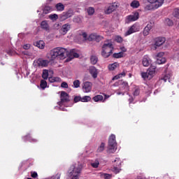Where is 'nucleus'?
<instances>
[{"label": "nucleus", "instance_id": "7c9ffc66", "mask_svg": "<svg viewBox=\"0 0 179 179\" xmlns=\"http://www.w3.org/2000/svg\"><path fill=\"white\" fill-rule=\"evenodd\" d=\"M123 56H124L123 52H115L113 55V57L116 59L122 58V57H123Z\"/></svg>", "mask_w": 179, "mask_h": 179}, {"label": "nucleus", "instance_id": "a19ab883", "mask_svg": "<svg viewBox=\"0 0 179 179\" xmlns=\"http://www.w3.org/2000/svg\"><path fill=\"white\" fill-rule=\"evenodd\" d=\"M99 164L100 163L99 160H95V162L91 163V166L94 169H97Z\"/></svg>", "mask_w": 179, "mask_h": 179}, {"label": "nucleus", "instance_id": "de8ad7c7", "mask_svg": "<svg viewBox=\"0 0 179 179\" xmlns=\"http://www.w3.org/2000/svg\"><path fill=\"white\" fill-rule=\"evenodd\" d=\"M122 88H124V90H125L126 91L129 90V85L127 82H123L122 84Z\"/></svg>", "mask_w": 179, "mask_h": 179}, {"label": "nucleus", "instance_id": "20e7f679", "mask_svg": "<svg viewBox=\"0 0 179 179\" xmlns=\"http://www.w3.org/2000/svg\"><path fill=\"white\" fill-rule=\"evenodd\" d=\"M69 101V94L65 92H62V94H60V101L57 102V104H59V106L60 107H56V109L59 108L63 111H66V109L65 108H63L62 106H64L67 107L66 103Z\"/></svg>", "mask_w": 179, "mask_h": 179}, {"label": "nucleus", "instance_id": "e433bc0d", "mask_svg": "<svg viewBox=\"0 0 179 179\" xmlns=\"http://www.w3.org/2000/svg\"><path fill=\"white\" fill-rule=\"evenodd\" d=\"M99 176L104 179H110L111 175L110 173H99Z\"/></svg>", "mask_w": 179, "mask_h": 179}, {"label": "nucleus", "instance_id": "72a5a7b5", "mask_svg": "<svg viewBox=\"0 0 179 179\" xmlns=\"http://www.w3.org/2000/svg\"><path fill=\"white\" fill-rule=\"evenodd\" d=\"M166 60L164 57H157V63L158 64H159V65L164 64L166 62Z\"/></svg>", "mask_w": 179, "mask_h": 179}, {"label": "nucleus", "instance_id": "680f3d73", "mask_svg": "<svg viewBox=\"0 0 179 179\" xmlns=\"http://www.w3.org/2000/svg\"><path fill=\"white\" fill-rule=\"evenodd\" d=\"M120 50H121V51H122V52H127V49H126V48H124V47L120 48Z\"/></svg>", "mask_w": 179, "mask_h": 179}, {"label": "nucleus", "instance_id": "0e129e2a", "mask_svg": "<svg viewBox=\"0 0 179 179\" xmlns=\"http://www.w3.org/2000/svg\"><path fill=\"white\" fill-rule=\"evenodd\" d=\"M108 98H110V96H108V95H105V99H108Z\"/></svg>", "mask_w": 179, "mask_h": 179}, {"label": "nucleus", "instance_id": "2f4dec72", "mask_svg": "<svg viewBox=\"0 0 179 179\" xmlns=\"http://www.w3.org/2000/svg\"><path fill=\"white\" fill-rule=\"evenodd\" d=\"M23 140L24 142H26L27 140L30 142V143H36L37 140L35 138H31V137H28V136H26L24 137H23Z\"/></svg>", "mask_w": 179, "mask_h": 179}, {"label": "nucleus", "instance_id": "1a4fd4ad", "mask_svg": "<svg viewBox=\"0 0 179 179\" xmlns=\"http://www.w3.org/2000/svg\"><path fill=\"white\" fill-rule=\"evenodd\" d=\"M140 31V27L137 24H134L130 27L129 30L124 34L125 36H128L134 34L136 32H138Z\"/></svg>", "mask_w": 179, "mask_h": 179}, {"label": "nucleus", "instance_id": "f03ea898", "mask_svg": "<svg viewBox=\"0 0 179 179\" xmlns=\"http://www.w3.org/2000/svg\"><path fill=\"white\" fill-rule=\"evenodd\" d=\"M82 169L83 165L80 162L72 164L68 169V179H79Z\"/></svg>", "mask_w": 179, "mask_h": 179}, {"label": "nucleus", "instance_id": "c03bdc74", "mask_svg": "<svg viewBox=\"0 0 179 179\" xmlns=\"http://www.w3.org/2000/svg\"><path fill=\"white\" fill-rule=\"evenodd\" d=\"M92 98L89 96H85L83 98H81V101L82 102H88L91 101Z\"/></svg>", "mask_w": 179, "mask_h": 179}, {"label": "nucleus", "instance_id": "473e14b6", "mask_svg": "<svg viewBox=\"0 0 179 179\" xmlns=\"http://www.w3.org/2000/svg\"><path fill=\"white\" fill-rule=\"evenodd\" d=\"M141 76L142 78L144 79V80H150L152 79L150 78V76L149 74V73H147V72H143L141 73Z\"/></svg>", "mask_w": 179, "mask_h": 179}, {"label": "nucleus", "instance_id": "58836bf2", "mask_svg": "<svg viewBox=\"0 0 179 179\" xmlns=\"http://www.w3.org/2000/svg\"><path fill=\"white\" fill-rule=\"evenodd\" d=\"M103 99V96L101 95H96L95 96L93 97V100L96 102L102 101Z\"/></svg>", "mask_w": 179, "mask_h": 179}, {"label": "nucleus", "instance_id": "412c9836", "mask_svg": "<svg viewBox=\"0 0 179 179\" xmlns=\"http://www.w3.org/2000/svg\"><path fill=\"white\" fill-rule=\"evenodd\" d=\"M156 71H157L156 66H150V69H148V74H149L150 77L151 78V79L155 76Z\"/></svg>", "mask_w": 179, "mask_h": 179}, {"label": "nucleus", "instance_id": "774afa93", "mask_svg": "<svg viewBox=\"0 0 179 179\" xmlns=\"http://www.w3.org/2000/svg\"><path fill=\"white\" fill-rule=\"evenodd\" d=\"M138 179H143V178H138Z\"/></svg>", "mask_w": 179, "mask_h": 179}, {"label": "nucleus", "instance_id": "37998d69", "mask_svg": "<svg viewBox=\"0 0 179 179\" xmlns=\"http://www.w3.org/2000/svg\"><path fill=\"white\" fill-rule=\"evenodd\" d=\"M48 76H49V73H48V70H44L43 72V78L44 80H47L48 78Z\"/></svg>", "mask_w": 179, "mask_h": 179}, {"label": "nucleus", "instance_id": "b1692460", "mask_svg": "<svg viewBox=\"0 0 179 179\" xmlns=\"http://www.w3.org/2000/svg\"><path fill=\"white\" fill-rule=\"evenodd\" d=\"M119 66H120V64L119 63H117V62L112 63V64H109L108 69L110 71H114L117 68H118Z\"/></svg>", "mask_w": 179, "mask_h": 179}, {"label": "nucleus", "instance_id": "4468645a", "mask_svg": "<svg viewBox=\"0 0 179 179\" xmlns=\"http://www.w3.org/2000/svg\"><path fill=\"white\" fill-rule=\"evenodd\" d=\"M151 62L152 61L150 59L149 56L148 55H144L142 61L143 66L148 67L150 65Z\"/></svg>", "mask_w": 179, "mask_h": 179}, {"label": "nucleus", "instance_id": "7ed1b4c3", "mask_svg": "<svg viewBox=\"0 0 179 179\" xmlns=\"http://www.w3.org/2000/svg\"><path fill=\"white\" fill-rule=\"evenodd\" d=\"M114 46H113V42L111 40H106L102 46L101 55L104 58H108L110 55L113 54Z\"/></svg>", "mask_w": 179, "mask_h": 179}, {"label": "nucleus", "instance_id": "4be33fe9", "mask_svg": "<svg viewBox=\"0 0 179 179\" xmlns=\"http://www.w3.org/2000/svg\"><path fill=\"white\" fill-rule=\"evenodd\" d=\"M71 17V14L70 13H63L60 15V20H62V21H64L68 18H70Z\"/></svg>", "mask_w": 179, "mask_h": 179}, {"label": "nucleus", "instance_id": "69168bd1", "mask_svg": "<svg viewBox=\"0 0 179 179\" xmlns=\"http://www.w3.org/2000/svg\"><path fill=\"white\" fill-rule=\"evenodd\" d=\"M129 103H131V102H132L133 99H132V98H131V99H129Z\"/></svg>", "mask_w": 179, "mask_h": 179}, {"label": "nucleus", "instance_id": "a18cd8bd", "mask_svg": "<svg viewBox=\"0 0 179 179\" xmlns=\"http://www.w3.org/2000/svg\"><path fill=\"white\" fill-rule=\"evenodd\" d=\"M73 88H78L80 86V80H75L73 83Z\"/></svg>", "mask_w": 179, "mask_h": 179}, {"label": "nucleus", "instance_id": "0eeeda50", "mask_svg": "<svg viewBox=\"0 0 179 179\" xmlns=\"http://www.w3.org/2000/svg\"><path fill=\"white\" fill-rule=\"evenodd\" d=\"M113 165L111 168V171L115 173H118L120 171H121V159L120 158H115L114 161H113Z\"/></svg>", "mask_w": 179, "mask_h": 179}, {"label": "nucleus", "instance_id": "49530a36", "mask_svg": "<svg viewBox=\"0 0 179 179\" xmlns=\"http://www.w3.org/2000/svg\"><path fill=\"white\" fill-rule=\"evenodd\" d=\"M165 24H166V25L171 27L173 25V22L172 20H171L169 18H166L165 20Z\"/></svg>", "mask_w": 179, "mask_h": 179}, {"label": "nucleus", "instance_id": "6ab92c4d", "mask_svg": "<svg viewBox=\"0 0 179 179\" xmlns=\"http://www.w3.org/2000/svg\"><path fill=\"white\" fill-rule=\"evenodd\" d=\"M41 27L42 29L46 31H50V26L48 24V21L47 20H43L41 22Z\"/></svg>", "mask_w": 179, "mask_h": 179}, {"label": "nucleus", "instance_id": "c85d7f7f", "mask_svg": "<svg viewBox=\"0 0 179 179\" xmlns=\"http://www.w3.org/2000/svg\"><path fill=\"white\" fill-rule=\"evenodd\" d=\"M106 148V143H101L97 148V152H102L104 151Z\"/></svg>", "mask_w": 179, "mask_h": 179}, {"label": "nucleus", "instance_id": "6e6552de", "mask_svg": "<svg viewBox=\"0 0 179 179\" xmlns=\"http://www.w3.org/2000/svg\"><path fill=\"white\" fill-rule=\"evenodd\" d=\"M118 6H120L118 3H115V2L112 4H110L104 11L106 15H110L113 12L117 10V9H118Z\"/></svg>", "mask_w": 179, "mask_h": 179}, {"label": "nucleus", "instance_id": "bb28decb", "mask_svg": "<svg viewBox=\"0 0 179 179\" xmlns=\"http://www.w3.org/2000/svg\"><path fill=\"white\" fill-rule=\"evenodd\" d=\"M98 61H99V59H98V57L96 55H92L91 56L90 62H91L92 64H93V65L96 64Z\"/></svg>", "mask_w": 179, "mask_h": 179}, {"label": "nucleus", "instance_id": "f704fd0d", "mask_svg": "<svg viewBox=\"0 0 179 179\" xmlns=\"http://www.w3.org/2000/svg\"><path fill=\"white\" fill-rule=\"evenodd\" d=\"M52 10V9L50 6H46L43 9V13H45V15H48V13H50Z\"/></svg>", "mask_w": 179, "mask_h": 179}, {"label": "nucleus", "instance_id": "052dcab7", "mask_svg": "<svg viewBox=\"0 0 179 179\" xmlns=\"http://www.w3.org/2000/svg\"><path fill=\"white\" fill-rule=\"evenodd\" d=\"M82 36H83V38L85 40H86L87 38V33L83 32V33H82Z\"/></svg>", "mask_w": 179, "mask_h": 179}, {"label": "nucleus", "instance_id": "09e8293b", "mask_svg": "<svg viewBox=\"0 0 179 179\" xmlns=\"http://www.w3.org/2000/svg\"><path fill=\"white\" fill-rule=\"evenodd\" d=\"M61 173H56V175H54L52 177L47 178V179H60Z\"/></svg>", "mask_w": 179, "mask_h": 179}, {"label": "nucleus", "instance_id": "393cba45", "mask_svg": "<svg viewBox=\"0 0 179 179\" xmlns=\"http://www.w3.org/2000/svg\"><path fill=\"white\" fill-rule=\"evenodd\" d=\"M86 12L89 16H92L95 13V8L93 7H88L86 8Z\"/></svg>", "mask_w": 179, "mask_h": 179}, {"label": "nucleus", "instance_id": "a878e982", "mask_svg": "<svg viewBox=\"0 0 179 179\" xmlns=\"http://www.w3.org/2000/svg\"><path fill=\"white\" fill-rule=\"evenodd\" d=\"M56 9L59 12H62L63 10H64L65 6H64L63 3H59L56 4Z\"/></svg>", "mask_w": 179, "mask_h": 179}, {"label": "nucleus", "instance_id": "f8f14e48", "mask_svg": "<svg viewBox=\"0 0 179 179\" xmlns=\"http://www.w3.org/2000/svg\"><path fill=\"white\" fill-rule=\"evenodd\" d=\"M166 41V38L164 37H157L155 39V48L157 47L162 46Z\"/></svg>", "mask_w": 179, "mask_h": 179}, {"label": "nucleus", "instance_id": "2eb2a0df", "mask_svg": "<svg viewBox=\"0 0 179 179\" xmlns=\"http://www.w3.org/2000/svg\"><path fill=\"white\" fill-rule=\"evenodd\" d=\"M70 29H71V24H63V26H62V30L60 31L63 35H66Z\"/></svg>", "mask_w": 179, "mask_h": 179}, {"label": "nucleus", "instance_id": "4d7b16f0", "mask_svg": "<svg viewBox=\"0 0 179 179\" xmlns=\"http://www.w3.org/2000/svg\"><path fill=\"white\" fill-rule=\"evenodd\" d=\"M31 48V45L29 43L24 44L23 45L24 50H29Z\"/></svg>", "mask_w": 179, "mask_h": 179}, {"label": "nucleus", "instance_id": "3c124183", "mask_svg": "<svg viewBox=\"0 0 179 179\" xmlns=\"http://www.w3.org/2000/svg\"><path fill=\"white\" fill-rule=\"evenodd\" d=\"M22 54L25 56V57L29 58L31 56V54L30 52H28L27 51H22Z\"/></svg>", "mask_w": 179, "mask_h": 179}, {"label": "nucleus", "instance_id": "603ef678", "mask_svg": "<svg viewBox=\"0 0 179 179\" xmlns=\"http://www.w3.org/2000/svg\"><path fill=\"white\" fill-rule=\"evenodd\" d=\"M115 41L117 43H121L122 41V38L120 36H116L115 37Z\"/></svg>", "mask_w": 179, "mask_h": 179}, {"label": "nucleus", "instance_id": "5701e85b", "mask_svg": "<svg viewBox=\"0 0 179 179\" xmlns=\"http://www.w3.org/2000/svg\"><path fill=\"white\" fill-rule=\"evenodd\" d=\"M127 72L123 71L121 73L116 75L115 77L113 78V80L120 79L126 76Z\"/></svg>", "mask_w": 179, "mask_h": 179}, {"label": "nucleus", "instance_id": "e2e57ef3", "mask_svg": "<svg viewBox=\"0 0 179 179\" xmlns=\"http://www.w3.org/2000/svg\"><path fill=\"white\" fill-rule=\"evenodd\" d=\"M117 95H121V94L124 95V94L122 93V92H117Z\"/></svg>", "mask_w": 179, "mask_h": 179}, {"label": "nucleus", "instance_id": "f3484780", "mask_svg": "<svg viewBox=\"0 0 179 179\" xmlns=\"http://www.w3.org/2000/svg\"><path fill=\"white\" fill-rule=\"evenodd\" d=\"M90 73L92 75L93 78H96L98 76V70L94 66L90 67Z\"/></svg>", "mask_w": 179, "mask_h": 179}, {"label": "nucleus", "instance_id": "ea45409f", "mask_svg": "<svg viewBox=\"0 0 179 179\" xmlns=\"http://www.w3.org/2000/svg\"><path fill=\"white\" fill-rule=\"evenodd\" d=\"M173 15L175 18L179 19V8H175Z\"/></svg>", "mask_w": 179, "mask_h": 179}, {"label": "nucleus", "instance_id": "cd10ccee", "mask_svg": "<svg viewBox=\"0 0 179 179\" xmlns=\"http://www.w3.org/2000/svg\"><path fill=\"white\" fill-rule=\"evenodd\" d=\"M49 81L50 83H60L62 81L60 78L58 77H50L49 78Z\"/></svg>", "mask_w": 179, "mask_h": 179}, {"label": "nucleus", "instance_id": "8fccbe9b", "mask_svg": "<svg viewBox=\"0 0 179 179\" xmlns=\"http://www.w3.org/2000/svg\"><path fill=\"white\" fill-rule=\"evenodd\" d=\"M140 94V90L138 89V87H136L134 90V92H133V94L134 96H138Z\"/></svg>", "mask_w": 179, "mask_h": 179}, {"label": "nucleus", "instance_id": "c756f323", "mask_svg": "<svg viewBox=\"0 0 179 179\" xmlns=\"http://www.w3.org/2000/svg\"><path fill=\"white\" fill-rule=\"evenodd\" d=\"M36 47L40 48V49H44L45 48V43L43 41H39L36 42Z\"/></svg>", "mask_w": 179, "mask_h": 179}, {"label": "nucleus", "instance_id": "5fc2aeb1", "mask_svg": "<svg viewBox=\"0 0 179 179\" xmlns=\"http://www.w3.org/2000/svg\"><path fill=\"white\" fill-rule=\"evenodd\" d=\"M73 101L75 103H77L80 101H82V97L81 96H76V97H74Z\"/></svg>", "mask_w": 179, "mask_h": 179}, {"label": "nucleus", "instance_id": "6e6d98bb", "mask_svg": "<svg viewBox=\"0 0 179 179\" xmlns=\"http://www.w3.org/2000/svg\"><path fill=\"white\" fill-rule=\"evenodd\" d=\"M164 52H160L157 55V59L160 58V57L162 58V57H164Z\"/></svg>", "mask_w": 179, "mask_h": 179}, {"label": "nucleus", "instance_id": "dca6fc26", "mask_svg": "<svg viewBox=\"0 0 179 179\" xmlns=\"http://www.w3.org/2000/svg\"><path fill=\"white\" fill-rule=\"evenodd\" d=\"M49 63V60H43V59H38L37 62L38 66L41 67L48 66Z\"/></svg>", "mask_w": 179, "mask_h": 179}, {"label": "nucleus", "instance_id": "864d4df0", "mask_svg": "<svg viewBox=\"0 0 179 179\" xmlns=\"http://www.w3.org/2000/svg\"><path fill=\"white\" fill-rule=\"evenodd\" d=\"M7 54H8V55L13 56V55H16V52H15V51H14V50H8V51L7 52Z\"/></svg>", "mask_w": 179, "mask_h": 179}, {"label": "nucleus", "instance_id": "13d9d810", "mask_svg": "<svg viewBox=\"0 0 179 179\" xmlns=\"http://www.w3.org/2000/svg\"><path fill=\"white\" fill-rule=\"evenodd\" d=\"M63 88H69V85L67 83L63 82L61 85Z\"/></svg>", "mask_w": 179, "mask_h": 179}, {"label": "nucleus", "instance_id": "ddd939ff", "mask_svg": "<svg viewBox=\"0 0 179 179\" xmlns=\"http://www.w3.org/2000/svg\"><path fill=\"white\" fill-rule=\"evenodd\" d=\"M153 27V24L152 22H150L148 24V25L144 28L143 34L144 36H148L150 34V30Z\"/></svg>", "mask_w": 179, "mask_h": 179}, {"label": "nucleus", "instance_id": "39448f33", "mask_svg": "<svg viewBox=\"0 0 179 179\" xmlns=\"http://www.w3.org/2000/svg\"><path fill=\"white\" fill-rule=\"evenodd\" d=\"M150 4L147 5L145 9L147 10H155L161 8L164 3V0H148Z\"/></svg>", "mask_w": 179, "mask_h": 179}, {"label": "nucleus", "instance_id": "79ce46f5", "mask_svg": "<svg viewBox=\"0 0 179 179\" xmlns=\"http://www.w3.org/2000/svg\"><path fill=\"white\" fill-rule=\"evenodd\" d=\"M47 85H48V83L45 80H42L41 81V87L43 89V90H45L46 87H47Z\"/></svg>", "mask_w": 179, "mask_h": 179}, {"label": "nucleus", "instance_id": "338daca9", "mask_svg": "<svg viewBox=\"0 0 179 179\" xmlns=\"http://www.w3.org/2000/svg\"><path fill=\"white\" fill-rule=\"evenodd\" d=\"M178 43L179 44V39L178 40Z\"/></svg>", "mask_w": 179, "mask_h": 179}, {"label": "nucleus", "instance_id": "a211bd4d", "mask_svg": "<svg viewBox=\"0 0 179 179\" xmlns=\"http://www.w3.org/2000/svg\"><path fill=\"white\" fill-rule=\"evenodd\" d=\"M90 37L92 41H95L96 42H100L103 39V36H99L97 34H92Z\"/></svg>", "mask_w": 179, "mask_h": 179}, {"label": "nucleus", "instance_id": "f257e3e1", "mask_svg": "<svg viewBox=\"0 0 179 179\" xmlns=\"http://www.w3.org/2000/svg\"><path fill=\"white\" fill-rule=\"evenodd\" d=\"M50 55L51 60H55L57 58L59 59H64L67 57L71 59L79 57V55L74 52V50H70L69 52L66 48L63 47H57L51 50Z\"/></svg>", "mask_w": 179, "mask_h": 179}, {"label": "nucleus", "instance_id": "c9c22d12", "mask_svg": "<svg viewBox=\"0 0 179 179\" xmlns=\"http://www.w3.org/2000/svg\"><path fill=\"white\" fill-rule=\"evenodd\" d=\"M50 20H51L52 22H55L58 20V15L57 14H51L49 15Z\"/></svg>", "mask_w": 179, "mask_h": 179}, {"label": "nucleus", "instance_id": "4c0bfd02", "mask_svg": "<svg viewBox=\"0 0 179 179\" xmlns=\"http://www.w3.org/2000/svg\"><path fill=\"white\" fill-rule=\"evenodd\" d=\"M131 8H138V6H140V3L138 1H134L131 2Z\"/></svg>", "mask_w": 179, "mask_h": 179}, {"label": "nucleus", "instance_id": "9d476101", "mask_svg": "<svg viewBox=\"0 0 179 179\" xmlns=\"http://www.w3.org/2000/svg\"><path fill=\"white\" fill-rule=\"evenodd\" d=\"M92 83L90 82H85L82 84V90L84 93H90L92 90Z\"/></svg>", "mask_w": 179, "mask_h": 179}, {"label": "nucleus", "instance_id": "aec40b11", "mask_svg": "<svg viewBox=\"0 0 179 179\" xmlns=\"http://www.w3.org/2000/svg\"><path fill=\"white\" fill-rule=\"evenodd\" d=\"M173 77V73L171 71L166 72L165 75H164V77L162 78V80H164V82L169 81L171 78Z\"/></svg>", "mask_w": 179, "mask_h": 179}, {"label": "nucleus", "instance_id": "bf43d9fd", "mask_svg": "<svg viewBox=\"0 0 179 179\" xmlns=\"http://www.w3.org/2000/svg\"><path fill=\"white\" fill-rule=\"evenodd\" d=\"M31 177L34 178H36L38 177L37 172H31Z\"/></svg>", "mask_w": 179, "mask_h": 179}, {"label": "nucleus", "instance_id": "423d86ee", "mask_svg": "<svg viewBox=\"0 0 179 179\" xmlns=\"http://www.w3.org/2000/svg\"><path fill=\"white\" fill-rule=\"evenodd\" d=\"M115 151H117V141H115V135L111 134L108 140L107 152L114 153Z\"/></svg>", "mask_w": 179, "mask_h": 179}, {"label": "nucleus", "instance_id": "9b49d317", "mask_svg": "<svg viewBox=\"0 0 179 179\" xmlns=\"http://www.w3.org/2000/svg\"><path fill=\"white\" fill-rule=\"evenodd\" d=\"M139 18V14L138 12L133 13L132 14L126 17V23L136 22Z\"/></svg>", "mask_w": 179, "mask_h": 179}]
</instances>
